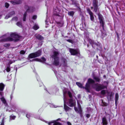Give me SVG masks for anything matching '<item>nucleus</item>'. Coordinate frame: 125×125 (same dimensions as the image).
Masks as SVG:
<instances>
[{
    "label": "nucleus",
    "instance_id": "bf43d9fd",
    "mask_svg": "<svg viewBox=\"0 0 125 125\" xmlns=\"http://www.w3.org/2000/svg\"><path fill=\"white\" fill-rule=\"evenodd\" d=\"M87 46L88 47L89 45H88V44H87Z\"/></svg>",
    "mask_w": 125,
    "mask_h": 125
},
{
    "label": "nucleus",
    "instance_id": "c85d7f7f",
    "mask_svg": "<svg viewBox=\"0 0 125 125\" xmlns=\"http://www.w3.org/2000/svg\"><path fill=\"white\" fill-rule=\"evenodd\" d=\"M49 106L51 108H55L57 106L56 105H55L52 104H49Z\"/></svg>",
    "mask_w": 125,
    "mask_h": 125
},
{
    "label": "nucleus",
    "instance_id": "a878e982",
    "mask_svg": "<svg viewBox=\"0 0 125 125\" xmlns=\"http://www.w3.org/2000/svg\"><path fill=\"white\" fill-rule=\"evenodd\" d=\"M74 12L73 11L68 12V14L69 15L73 16L74 15Z\"/></svg>",
    "mask_w": 125,
    "mask_h": 125
},
{
    "label": "nucleus",
    "instance_id": "e433bc0d",
    "mask_svg": "<svg viewBox=\"0 0 125 125\" xmlns=\"http://www.w3.org/2000/svg\"><path fill=\"white\" fill-rule=\"evenodd\" d=\"M10 46V44H9V43L5 44L4 45V46L5 47H9Z\"/></svg>",
    "mask_w": 125,
    "mask_h": 125
},
{
    "label": "nucleus",
    "instance_id": "6e6d98bb",
    "mask_svg": "<svg viewBox=\"0 0 125 125\" xmlns=\"http://www.w3.org/2000/svg\"><path fill=\"white\" fill-rule=\"evenodd\" d=\"M2 16V15H0V19L1 18Z\"/></svg>",
    "mask_w": 125,
    "mask_h": 125
},
{
    "label": "nucleus",
    "instance_id": "c756f323",
    "mask_svg": "<svg viewBox=\"0 0 125 125\" xmlns=\"http://www.w3.org/2000/svg\"><path fill=\"white\" fill-rule=\"evenodd\" d=\"M16 25L20 27H22V23L21 22H18L16 23Z\"/></svg>",
    "mask_w": 125,
    "mask_h": 125
},
{
    "label": "nucleus",
    "instance_id": "f257e3e1",
    "mask_svg": "<svg viewBox=\"0 0 125 125\" xmlns=\"http://www.w3.org/2000/svg\"><path fill=\"white\" fill-rule=\"evenodd\" d=\"M10 37L7 38L6 35L3 36L1 38H2L1 40L2 41H13L14 42H17L19 40V36L15 33H12L10 34Z\"/></svg>",
    "mask_w": 125,
    "mask_h": 125
},
{
    "label": "nucleus",
    "instance_id": "5fc2aeb1",
    "mask_svg": "<svg viewBox=\"0 0 125 125\" xmlns=\"http://www.w3.org/2000/svg\"><path fill=\"white\" fill-rule=\"evenodd\" d=\"M78 97L79 98L80 97V95H78Z\"/></svg>",
    "mask_w": 125,
    "mask_h": 125
},
{
    "label": "nucleus",
    "instance_id": "20e7f679",
    "mask_svg": "<svg viewBox=\"0 0 125 125\" xmlns=\"http://www.w3.org/2000/svg\"><path fill=\"white\" fill-rule=\"evenodd\" d=\"M95 82L93 83H90V85H92V87L93 88H95L97 91H99L105 88L106 86L102 84L98 83H94Z\"/></svg>",
    "mask_w": 125,
    "mask_h": 125
},
{
    "label": "nucleus",
    "instance_id": "6e6552de",
    "mask_svg": "<svg viewBox=\"0 0 125 125\" xmlns=\"http://www.w3.org/2000/svg\"><path fill=\"white\" fill-rule=\"evenodd\" d=\"M67 94H68L69 97L70 98V100L69 102H73L72 99L73 96L72 95V94L69 91H65L63 92V94L64 96L63 100L64 102H65L66 101L67 99L66 95Z\"/></svg>",
    "mask_w": 125,
    "mask_h": 125
},
{
    "label": "nucleus",
    "instance_id": "72a5a7b5",
    "mask_svg": "<svg viewBox=\"0 0 125 125\" xmlns=\"http://www.w3.org/2000/svg\"><path fill=\"white\" fill-rule=\"evenodd\" d=\"M15 1L16 4H19L21 3V0H16Z\"/></svg>",
    "mask_w": 125,
    "mask_h": 125
},
{
    "label": "nucleus",
    "instance_id": "f8f14e48",
    "mask_svg": "<svg viewBox=\"0 0 125 125\" xmlns=\"http://www.w3.org/2000/svg\"><path fill=\"white\" fill-rule=\"evenodd\" d=\"M57 121L58 120H53L50 122L46 121V123H48L49 125H62L61 123L57 122Z\"/></svg>",
    "mask_w": 125,
    "mask_h": 125
},
{
    "label": "nucleus",
    "instance_id": "ea45409f",
    "mask_svg": "<svg viewBox=\"0 0 125 125\" xmlns=\"http://www.w3.org/2000/svg\"><path fill=\"white\" fill-rule=\"evenodd\" d=\"M101 93L102 94L104 95L106 93V91L105 90H103L101 92Z\"/></svg>",
    "mask_w": 125,
    "mask_h": 125
},
{
    "label": "nucleus",
    "instance_id": "7c9ffc66",
    "mask_svg": "<svg viewBox=\"0 0 125 125\" xmlns=\"http://www.w3.org/2000/svg\"><path fill=\"white\" fill-rule=\"evenodd\" d=\"M33 28L34 30H37L39 28V27L37 25L35 24L33 26Z\"/></svg>",
    "mask_w": 125,
    "mask_h": 125
},
{
    "label": "nucleus",
    "instance_id": "1a4fd4ad",
    "mask_svg": "<svg viewBox=\"0 0 125 125\" xmlns=\"http://www.w3.org/2000/svg\"><path fill=\"white\" fill-rule=\"evenodd\" d=\"M10 107L12 111L15 112L19 114L20 113H22L24 111V110L20 109L17 106L15 105H12Z\"/></svg>",
    "mask_w": 125,
    "mask_h": 125
},
{
    "label": "nucleus",
    "instance_id": "58836bf2",
    "mask_svg": "<svg viewBox=\"0 0 125 125\" xmlns=\"http://www.w3.org/2000/svg\"><path fill=\"white\" fill-rule=\"evenodd\" d=\"M9 6V3H5V7L7 8H8Z\"/></svg>",
    "mask_w": 125,
    "mask_h": 125
},
{
    "label": "nucleus",
    "instance_id": "dca6fc26",
    "mask_svg": "<svg viewBox=\"0 0 125 125\" xmlns=\"http://www.w3.org/2000/svg\"><path fill=\"white\" fill-rule=\"evenodd\" d=\"M46 61V59L44 57H42L41 59H39L38 58H35L33 59L32 61H37L40 62H44Z\"/></svg>",
    "mask_w": 125,
    "mask_h": 125
},
{
    "label": "nucleus",
    "instance_id": "8fccbe9b",
    "mask_svg": "<svg viewBox=\"0 0 125 125\" xmlns=\"http://www.w3.org/2000/svg\"><path fill=\"white\" fill-rule=\"evenodd\" d=\"M4 104L5 105V106H8V105L7 104V102H3Z\"/></svg>",
    "mask_w": 125,
    "mask_h": 125
},
{
    "label": "nucleus",
    "instance_id": "37998d69",
    "mask_svg": "<svg viewBox=\"0 0 125 125\" xmlns=\"http://www.w3.org/2000/svg\"><path fill=\"white\" fill-rule=\"evenodd\" d=\"M66 40L67 41L69 42L70 43H73V41L71 40H70V39Z\"/></svg>",
    "mask_w": 125,
    "mask_h": 125
},
{
    "label": "nucleus",
    "instance_id": "864d4df0",
    "mask_svg": "<svg viewBox=\"0 0 125 125\" xmlns=\"http://www.w3.org/2000/svg\"><path fill=\"white\" fill-rule=\"evenodd\" d=\"M116 35H117V36L118 37V38H119V35H118V33H117V32H116Z\"/></svg>",
    "mask_w": 125,
    "mask_h": 125
},
{
    "label": "nucleus",
    "instance_id": "473e14b6",
    "mask_svg": "<svg viewBox=\"0 0 125 125\" xmlns=\"http://www.w3.org/2000/svg\"><path fill=\"white\" fill-rule=\"evenodd\" d=\"M118 98V95L117 93H116L115 95V102H117Z\"/></svg>",
    "mask_w": 125,
    "mask_h": 125
},
{
    "label": "nucleus",
    "instance_id": "f704fd0d",
    "mask_svg": "<svg viewBox=\"0 0 125 125\" xmlns=\"http://www.w3.org/2000/svg\"><path fill=\"white\" fill-rule=\"evenodd\" d=\"M2 102H6V100L3 97H2L0 98Z\"/></svg>",
    "mask_w": 125,
    "mask_h": 125
},
{
    "label": "nucleus",
    "instance_id": "3c124183",
    "mask_svg": "<svg viewBox=\"0 0 125 125\" xmlns=\"http://www.w3.org/2000/svg\"><path fill=\"white\" fill-rule=\"evenodd\" d=\"M74 109L75 110V111H76L77 112L78 111V109L77 108L75 107H74Z\"/></svg>",
    "mask_w": 125,
    "mask_h": 125
},
{
    "label": "nucleus",
    "instance_id": "de8ad7c7",
    "mask_svg": "<svg viewBox=\"0 0 125 125\" xmlns=\"http://www.w3.org/2000/svg\"><path fill=\"white\" fill-rule=\"evenodd\" d=\"M105 115H106V116H108V117L109 119H110V115L109 114H108L107 113H106V112H105Z\"/></svg>",
    "mask_w": 125,
    "mask_h": 125
},
{
    "label": "nucleus",
    "instance_id": "bb28decb",
    "mask_svg": "<svg viewBox=\"0 0 125 125\" xmlns=\"http://www.w3.org/2000/svg\"><path fill=\"white\" fill-rule=\"evenodd\" d=\"M32 114L30 113H28L26 115V117L30 119L31 116Z\"/></svg>",
    "mask_w": 125,
    "mask_h": 125
},
{
    "label": "nucleus",
    "instance_id": "79ce46f5",
    "mask_svg": "<svg viewBox=\"0 0 125 125\" xmlns=\"http://www.w3.org/2000/svg\"><path fill=\"white\" fill-rule=\"evenodd\" d=\"M10 2L13 5L16 4L15 0L11 1Z\"/></svg>",
    "mask_w": 125,
    "mask_h": 125
},
{
    "label": "nucleus",
    "instance_id": "f03ea898",
    "mask_svg": "<svg viewBox=\"0 0 125 125\" xmlns=\"http://www.w3.org/2000/svg\"><path fill=\"white\" fill-rule=\"evenodd\" d=\"M94 82V81L91 78H89L88 79L87 82L85 85V86H83L82 84L81 83L77 82L76 83V84L80 87L83 88V89H85L88 92H90V83H93Z\"/></svg>",
    "mask_w": 125,
    "mask_h": 125
},
{
    "label": "nucleus",
    "instance_id": "a19ab883",
    "mask_svg": "<svg viewBox=\"0 0 125 125\" xmlns=\"http://www.w3.org/2000/svg\"><path fill=\"white\" fill-rule=\"evenodd\" d=\"M25 51L23 50H21L20 52V53L21 54H24L25 53Z\"/></svg>",
    "mask_w": 125,
    "mask_h": 125
},
{
    "label": "nucleus",
    "instance_id": "412c9836",
    "mask_svg": "<svg viewBox=\"0 0 125 125\" xmlns=\"http://www.w3.org/2000/svg\"><path fill=\"white\" fill-rule=\"evenodd\" d=\"M10 65L9 64H8L7 66V67L6 69L3 72L5 73V70L8 72H9L10 71Z\"/></svg>",
    "mask_w": 125,
    "mask_h": 125
},
{
    "label": "nucleus",
    "instance_id": "4be33fe9",
    "mask_svg": "<svg viewBox=\"0 0 125 125\" xmlns=\"http://www.w3.org/2000/svg\"><path fill=\"white\" fill-rule=\"evenodd\" d=\"M35 36V37L39 40H42L44 39L43 38L42 36L39 34H36Z\"/></svg>",
    "mask_w": 125,
    "mask_h": 125
},
{
    "label": "nucleus",
    "instance_id": "c9c22d12",
    "mask_svg": "<svg viewBox=\"0 0 125 125\" xmlns=\"http://www.w3.org/2000/svg\"><path fill=\"white\" fill-rule=\"evenodd\" d=\"M18 19V18L17 17H15L13 18L12 19V20L16 21H17Z\"/></svg>",
    "mask_w": 125,
    "mask_h": 125
},
{
    "label": "nucleus",
    "instance_id": "a18cd8bd",
    "mask_svg": "<svg viewBox=\"0 0 125 125\" xmlns=\"http://www.w3.org/2000/svg\"><path fill=\"white\" fill-rule=\"evenodd\" d=\"M25 7L27 10L30 9V7L27 6H26Z\"/></svg>",
    "mask_w": 125,
    "mask_h": 125
},
{
    "label": "nucleus",
    "instance_id": "e2e57ef3",
    "mask_svg": "<svg viewBox=\"0 0 125 125\" xmlns=\"http://www.w3.org/2000/svg\"><path fill=\"white\" fill-rule=\"evenodd\" d=\"M1 53V52H0V53Z\"/></svg>",
    "mask_w": 125,
    "mask_h": 125
},
{
    "label": "nucleus",
    "instance_id": "b1692460",
    "mask_svg": "<svg viewBox=\"0 0 125 125\" xmlns=\"http://www.w3.org/2000/svg\"><path fill=\"white\" fill-rule=\"evenodd\" d=\"M16 116L12 115L10 116V121L12 120H14L16 117Z\"/></svg>",
    "mask_w": 125,
    "mask_h": 125
},
{
    "label": "nucleus",
    "instance_id": "4468645a",
    "mask_svg": "<svg viewBox=\"0 0 125 125\" xmlns=\"http://www.w3.org/2000/svg\"><path fill=\"white\" fill-rule=\"evenodd\" d=\"M88 12L89 13L90 15V18L91 20L92 21H94V17L93 15V14L92 12L91 11L90 9L89 8H88L87 9Z\"/></svg>",
    "mask_w": 125,
    "mask_h": 125
},
{
    "label": "nucleus",
    "instance_id": "4d7b16f0",
    "mask_svg": "<svg viewBox=\"0 0 125 125\" xmlns=\"http://www.w3.org/2000/svg\"><path fill=\"white\" fill-rule=\"evenodd\" d=\"M117 102H115V104L116 105V104H117Z\"/></svg>",
    "mask_w": 125,
    "mask_h": 125
},
{
    "label": "nucleus",
    "instance_id": "052dcab7",
    "mask_svg": "<svg viewBox=\"0 0 125 125\" xmlns=\"http://www.w3.org/2000/svg\"><path fill=\"white\" fill-rule=\"evenodd\" d=\"M104 76V77H105V76Z\"/></svg>",
    "mask_w": 125,
    "mask_h": 125
},
{
    "label": "nucleus",
    "instance_id": "ddd939ff",
    "mask_svg": "<svg viewBox=\"0 0 125 125\" xmlns=\"http://www.w3.org/2000/svg\"><path fill=\"white\" fill-rule=\"evenodd\" d=\"M60 11V9H59L57 7H55L53 9V15L56 16H59V12Z\"/></svg>",
    "mask_w": 125,
    "mask_h": 125
},
{
    "label": "nucleus",
    "instance_id": "a211bd4d",
    "mask_svg": "<svg viewBox=\"0 0 125 125\" xmlns=\"http://www.w3.org/2000/svg\"><path fill=\"white\" fill-rule=\"evenodd\" d=\"M77 103L79 109L78 110L77 113H79L81 115L82 114V110L81 108V107L80 104L79 102H77Z\"/></svg>",
    "mask_w": 125,
    "mask_h": 125
},
{
    "label": "nucleus",
    "instance_id": "393cba45",
    "mask_svg": "<svg viewBox=\"0 0 125 125\" xmlns=\"http://www.w3.org/2000/svg\"><path fill=\"white\" fill-rule=\"evenodd\" d=\"M100 104L103 106H105L107 105V104L105 102H100Z\"/></svg>",
    "mask_w": 125,
    "mask_h": 125
},
{
    "label": "nucleus",
    "instance_id": "9b49d317",
    "mask_svg": "<svg viewBox=\"0 0 125 125\" xmlns=\"http://www.w3.org/2000/svg\"><path fill=\"white\" fill-rule=\"evenodd\" d=\"M98 15L100 23L103 29L104 28V22L103 21V17L102 15L99 13H98Z\"/></svg>",
    "mask_w": 125,
    "mask_h": 125
},
{
    "label": "nucleus",
    "instance_id": "7ed1b4c3",
    "mask_svg": "<svg viewBox=\"0 0 125 125\" xmlns=\"http://www.w3.org/2000/svg\"><path fill=\"white\" fill-rule=\"evenodd\" d=\"M59 52L57 51H54L52 53L51 55V57L54 60L53 64L56 66H58L59 65Z\"/></svg>",
    "mask_w": 125,
    "mask_h": 125
},
{
    "label": "nucleus",
    "instance_id": "0eeeda50",
    "mask_svg": "<svg viewBox=\"0 0 125 125\" xmlns=\"http://www.w3.org/2000/svg\"><path fill=\"white\" fill-rule=\"evenodd\" d=\"M42 50H40L36 52L30 54L29 56V58H34L40 56L42 53Z\"/></svg>",
    "mask_w": 125,
    "mask_h": 125
},
{
    "label": "nucleus",
    "instance_id": "49530a36",
    "mask_svg": "<svg viewBox=\"0 0 125 125\" xmlns=\"http://www.w3.org/2000/svg\"><path fill=\"white\" fill-rule=\"evenodd\" d=\"M37 18V16L36 15H34L33 16L32 19L34 20H35Z\"/></svg>",
    "mask_w": 125,
    "mask_h": 125
},
{
    "label": "nucleus",
    "instance_id": "680f3d73",
    "mask_svg": "<svg viewBox=\"0 0 125 125\" xmlns=\"http://www.w3.org/2000/svg\"><path fill=\"white\" fill-rule=\"evenodd\" d=\"M45 90H47L46 89H45Z\"/></svg>",
    "mask_w": 125,
    "mask_h": 125
},
{
    "label": "nucleus",
    "instance_id": "2f4dec72",
    "mask_svg": "<svg viewBox=\"0 0 125 125\" xmlns=\"http://www.w3.org/2000/svg\"><path fill=\"white\" fill-rule=\"evenodd\" d=\"M62 63H66L67 62L66 59L63 58H62Z\"/></svg>",
    "mask_w": 125,
    "mask_h": 125
},
{
    "label": "nucleus",
    "instance_id": "423d86ee",
    "mask_svg": "<svg viewBox=\"0 0 125 125\" xmlns=\"http://www.w3.org/2000/svg\"><path fill=\"white\" fill-rule=\"evenodd\" d=\"M98 1L97 0H93V7H91L92 9H94L93 11L95 13H97L99 12V8L98 5Z\"/></svg>",
    "mask_w": 125,
    "mask_h": 125
},
{
    "label": "nucleus",
    "instance_id": "2eb2a0df",
    "mask_svg": "<svg viewBox=\"0 0 125 125\" xmlns=\"http://www.w3.org/2000/svg\"><path fill=\"white\" fill-rule=\"evenodd\" d=\"M5 85L2 83H0V95L2 96L3 94L2 91L3 90Z\"/></svg>",
    "mask_w": 125,
    "mask_h": 125
},
{
    "label": "nucleus",
    "instance_id": "5701e85b",
    "mask_svg": "<svg viewBox=\"0 0 125 125\" xmlns=\"http://www.w3.org/2000/svg\"><path fill=\"white\" fill-rule=\"evenodd\" d=\"M93 78L96 82L98 83L100 82V79L99 77L97 76H94L93 77Z\"/></svg>",
    "mask_w": 125,
    "mask_h": 125
},
{
    "label": "nucleus",
    "instance_id": "09e8293b",
    "mask_svg": "<svg viewBox=\"0 0 125 125\" xmlns=\"http://www.w3.org/2000/svg\"><path fill=\"white\" fill-rule=\"evenodd\" d=\"M90 115L89 114H87L86 115V116L88 118H89L90 117Z\"/></svg>",
    "mask_w": 125,
    "mask_h": 125
},
{
    "label": "nucleus",
    "instance_id": "9d476101",
    "mask_svg": "<svg viewBox=\"0 0 125 125\" xmlns=\"http://www.w3.org/2000/svg\"><path fill=\"white\" fill-rule=\"evenodd\" d=\"M69 49L71 55H74L80 54L79 51L78 49L69 48Z\"/></svg>",
    "mask_w": 125,
    "mask_h": 125
},
{
    "label": "nucleus",
    "instance_id": "4c0bfd02",
    "mask_svg": "<svg viewBox=\"0 0 125 125\" xmlns=\"http://www.w3.org/2000/svg\"><path fill=\"white\" fill-rule=\"evenodd\" d=\"M62 65L64 67H67V62L62 63Z\"/></svg>",
    "mask_w": 125,
    "mask_h": 125
},
{
    "label": "nucleus",
    "instance_id": "39448f33",
    "mask_svg": "<svg viewBox=\"0 0 125 125\" xmlns=\"http://www.w3.org/2000/svg\"><path fill=\"white\" fill-rule=\"evenodd\" d=\"M64 109L66 112L69 111L71 110V108L67 106L68 105L71 107L74 106L75 104V102H64Z\"/></svg>",
    "mask_w": 125,
    "mask_h": 125
},
{
    "label": "nucleus",
    "instance_id": "c03bdc74",
    "mask_svg": "<svg viewBox=\"0 0 125 125\" xmlns=\"http://www.w3.org/2000/svg\"><path fill=\"white\" fill-rule=\"evenodd\" d=\"M4 118L2 119V122L0 125H4Z\"/></svg>",
    "mask_w": 125,
    "mask_h": 125
},
{
    "label": "nucleus",
    "instance_id": "f3484780",
    "mask_svg": "<svg viewBox=\"0 0 125 125\" xmlns=\"http://www.w3.org/2000/svg\"><path fill=\"white\" fill-rule=\"evenodd\" d=\"M15 14V12L14 11H11L7 14L5 16V19H7L11 17L13 15Z\"/></svg>",
    "mask_w": 125,
    "mask_h": 125
},
{
    "label": "nucleus",
    "instance_id": "13d9d810",
    "mask_svg": "<svg viewBox=\"0 0 125 125\" xmlns=\"http://www.w3.org/2000/svg\"><path fill=\"white\" fill-rule=\"evenodd\" d=\"M10 98H12V96H11V95L10 96Z\"/></svg>",
    "mask_w": 125,
    "mask_h": 125
},
{
    "label": "nucleus",
    "instance_id": "603ef678",
    "mask_svg": "<svg viewBox=\"0 0 125 125\" xmlns=\"http://www.w3.org/2000/svg\"><path fill=\"white\" fill-rule=\"evenodd\" d=\"M67 124L68 125H72L71 123H70V122H67Z\"/></svg>",
    "mask_w": 125,
    "mask_h": 125
},
{
    "label": "nucleus",
    "instance_id": "6ab92c4d",
    "mask_svg": "<svg viewBox=\"0 0 125 125\" xmlns=\"http://www.w3.org/2000/svg\"><path fill=\"white\" fill-rule=\"evenodd\" d=\"M102 122L103 124L105 125H106L108 124L107 121L105 117H104L102 118Z\"/></svg>",
    "mask_w": 125,
    "mask_h": 125
},
{
    "label": "nucleus",
    "instance_id": "cd10ccee",
    "mask_svg": "<svg viewBox=\"0 0 125 125\" xmlns=\"http://www.w3.org/2000/svg\"><path fill=\"white\" fill-rule=\"evenodd\" d=\"M26 15H27V12H25L24 15H23V21H26Z\"/></svg>",
    "mask_w": 125,
    "mask_h": 125
},
{
    "label": "nucleus",
    "instance_id": "aec40b11",
    "mask_svg": "<svg viewBox=\"0 0 125 125\" xmlns=\"http://www.w3.org/2000/svg\"><path fill=\"white\" fill-rule=\"evenodd\" d=\"M89 42L92 44L93 47V45H98L97 43L95 42L93 40L91 39H89Z\"/></svg>",
    "mask_w": 125,
    "mask_h": 125
}]
</instances>
